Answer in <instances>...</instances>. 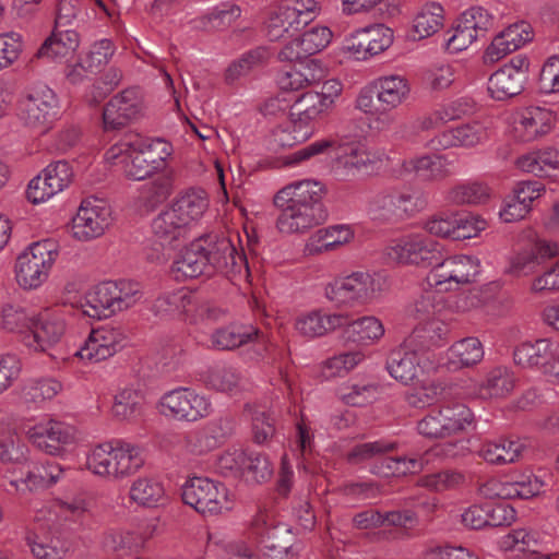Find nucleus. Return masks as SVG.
<instances>
[{
  "label": "nucleus",
  "instance_id": "1",
  "mask_svg": "<svg viewBox=\"0 0 559 559\" xmlns=\"http://www.w3.org/2000/svg\"><path fill=\"white\" fill-rule=\"evenodd\" d=\"M322 182L312 179L296 180L283 187L274 197L281 211L276 228L283 235H305L324 221L321 200Z\"/></svg>",
  "mask_w": 559,
  "mask_h": 559
},
{
  "label": "nucleus",
  "instance_id": "2",
  "mask_svg": "<svg viewBox=\"0 0 559 559\" xmlns=\"http://www.w3.org/2000/svg\"><path fill=\"white\" fill-rule=\"evenodd\" d=\"M87 504L83 499L55 500L35 509V526L27 531L25 542L37 559H63L68 547L59 537L51 535L45 526L58 525L76 530L84 524Z\"/></svg>",
  "mask_w": 559,
  "mask_h": 559
},
{
  "label": "nucleus",
  "instance_id": "3",
  "mask_svg": "<svg viewBox=\"0 0 559 559\" xmlns=\"http://www.w3.org/2000/svg\"><path fill=\"white\" fill-rule=\"evenodd\" d=\"M171 153V144L164 139L129 133L107 150L105 159L120 165L128 178L144 180L164 170Z\"/></svg>",
  "mask_w": 559,
  "mask_h": 559
},
{
  "label": "nucleus",
  "instance_id": "4",
  "mask_svg": "<svg viewBox=\"0 0 559 559\" xmlns=\"http://www.w3.org/2000/svg\"><path fill=\"white\" fill-rule=\"evenodd\" d=\"M87 471L105 480L124 479L142 468L144 456L139 445L124 440H111L93 445L85 462Z\"/></svg>",
  "mask_w": 559,
  "mask_h": 559
},
{
  "label": "nucleus",
  "instance_id": "5",
  "mask_svg": "<svg viewBox=\"0 0 559 559\" xmlns=\"http://www.w3.org/2000/svg\"><path fill=\"white\" fill-rule=\"evenodd\" d=\"M389 288L385 274L356 271L329 282L323 295L336 307L353 308L378 300Z\"/></svg>",
  "mask_w": 559,
  "mask_h": 559
},
{
  "label": "nucleus",
  "instance_id": "6",
  "mask_svg": "<svg viewBox=\"0 0 559 559\" xmlns=\"http://www.w3.org/2000/svg\"><path fill=\"white\" fill-rule=\"evenodd\" d=\"M143 293L132 281H105L93 286L80 302L81 312L93 319H102L135 306Z\"/></svg>",
  "mask_w": 559,
  "mask_h": 559
},
{
  "label": "nucleus",
  "instance_id": "7",
  "mask_svg": "<svg viewBox=\"0 0 559 559\" xmlns=\"http://www.w3.org/2000/svg\"><path fill=\"white\" fill-rule=\"evenodd\" d=\"M27 440L40 452L64 459L82 442L79 428L50 416H43L23 426Z\"/></svg>",
  "mask_w": 559,
  "mask_h": 559
},
{
  "label": "nucleus",
  "instance_id": "8",
  "mask_svg": "<svg viewBox=\"0 0 559 559\" xmlns=\"http://www.w3.org/2000/svg\"><path fill=\"white\" fill-rule=\"evenodd\" d=\"M152 309L157 316H179L187 323L195 326L210 325L225 316L222 308L186 289L160 295L154 301Z\"/></svg>",
  "mask_w": 559,
  "mask_h": 559
},
{
  "label": "nucleus",
  "instance_id": "9",
  "mask_svg": "<svg viewBox=\"0 0 559 559\" xmlns=\"http://www.w3.org/2000/svg\"><path fill=\"white\" fill-rule=\"evenodd\" d=\"M60 246L56 239L47 238L28 245L14 263V277L25 290L39 288L59 258Z\"/></svg>",
  "mask_w": 559,
  "mask_h": 559
},
{
  "label": "nucleus",
  "instance_id": "10",
  "mask_svg": "<svg viewBox=\"0 0 559 559\" xmlns=\"http://www.w3.org/2000/svg\"><path fill=\"white\" fill-rule=\"evenodd\" d=\"M322 13L319 0H278L265 22L270 40L295 36Z\"/></svg>",
  "mask_w": 559,
  "mask_h": 559
},
{
  "label": "nucleus",
  "instance_id": "11",
  "mask_svg": "<svg viewBox=\"0 0 559 559\" xmlns=\"http://www.w3.org/2000/svg\"><path fill=\"white\" fill-rule=\"evenodd\" d=\"M60 99L46 84L31 87L19 102V120L27 129L47 133L60 117Z\"/></svg>",
  "mask_w": 559,
  "mask_h": 559
},
{
  "label": "nucleus",
  "instance_id": "12",
  "mask_svg": "<svg viewBox=\"0 0 559 559\" xmlns=\"http://www.w3.org/2000/svg\"><path fill=\"white\" fill-rule=\"evenodd\" d=\"M481 273V261L474 254H454L442 258L427 274V284L440 292L456 289L475 282Z\"/></svg>",
  "mask_w": 559,
  "mask_h": 559
},
{
  "label": "nucleus",
  "instance_id": "13",
  "mask_svg": "<svg viewBox=\"0 0 559 559\" xmlns=\"http://www.w3.org/2000/svg\"><path fill=\"white\" fill-rule=\"evenodd\" d=\"M182 500L203 515H216L233 509L227 487L209 477L194 476L181 488Z\"/></svg>",
  "mask_w": 559,
  "mask_h": 559
},
{
  "label": "nucleus",
  "instance_id": "14",
  "mask_svg": "<svg viewBox=\"0 0 559 559\" xmlns=\"http://www.w3.org/2000/svg\"><path fill=\"white\" fill-rule=\"evenodd\" d=\"M157 409L166 418L195 423L211 415V400L194 389L178 386L165 392L157 402Z\"/></svg>",
  "mask_w": 559,
  "mask_h": 559
},
{
  "label": "nucleus",
  "instance_id": "15",
  "mask_svg": "<svg viewBox=\"0 0 559 559\" xmlns=\"http://www.w3.org/2000/svg\"><path fill=\"white\" fill-rule=\"evenodd\" d=\"M71 316L60 306L45 307L31 313L29 335L25 345L45 353L58 344L68 331Z\"/></svg>",
  "mask_w": 559,
  "mask_h": 559
},
{
  "label": "nucleus",
  "instance_id": "16",
  "mask_svg": "<svg viewBox=\"0 0 559 559\" xmlns=\"http://www.w3.org/2000/svg\"><path fill=\"white\" fill-rule=\"evenodd\" d=\"M475 423L472 409L463 403H448L430 411L417 424L418 432L427 438H445L461 433Z\"/></svg>",
  "mask_w": 559,
  "mask_h": 559
},
{
  "label": "nucleus",
  "instance_id": "17",
  "mask_svg": "<svg viewBox=\"0 0 559 559\" xmlns=\"http://www.w3.org/2000/svg\"><path fill=\"white\" fill-rule=\"evenodd\" d=\"M389 155L384 148L372 146L365 140L344 142L337 154V169L345 177L377 174Z\"/></svg>",
  "mask_w": 559,
  "mask_h": 559
},
{
  "label": "nucleus",
  "instance_id": "18",
  "mask_svg": "<svg viewBox=\"0 0 559 559\" xmlns=\"http://www.w3.org/2000/svg\"><path fill=\"white\" fill-rule=\"evenodd\" d=\"M514 362L526 369L540 370L559 383V340L542 337L515 346Z\"/></svg>",
  "mask_w": 559,
  "mask_h": 559
},
{
  "label": "nucleus",
  "instance_id": "19",
  "mask_svg": "<svg viewBox=\"0 0 559 559\" xmlns=\"http://www.w3.org/2000/svg\"><path fill=\"white\" fill-rule=\"evenodd\" d=\"M197 239L204 249L203 255L212 273L222 272L234 275L248 273L247 259L230 238L210 234Z\"/></svg>",
  "mask_w": 559,
  "mask_h": 559
},
{
  "label": "nucleus",
  "instance_id": "20",
  "mask_svg": "<svg viewBox=\"0 0 559 559\" xmlns=\"http://www.w3.org/2000/svg\"><path fill=\"white\" fill-rule=\"evenodd\" d=\"M440 252V245L423 234L405 235L385 248V254L392 261L431 269L437 264Z\"/></svg>",
  "mask_w": 559,
  "mask_h": 559
},
{
  "label": "nucleus",
  "instance_id": "21",
  "mask_svg": "<svg viewBox=\"0 0 559 559\" xmlns=\"http://www.w3.org/2000/svg\"><path fill=\"white\" fill-rule=\"evenodd\" d=\"M143 93L135 87L121 91L112 96L103 110V126L106 131L120 130L136 122L146 115Z\"/></svg>",
  "mask_w": 559,
  "mask_h": 559
},
{
  "label": "nucleus",
  "instance_id": "22",
  "mask_svg": "<svg viewBox=\"0 0 559 559\" xmlns=\"http://www.w3.org/2000/svg\"><path fill=\"white\" fill-rule=\"evenodd\" d=\"M457 445L459 443H448L443 448L435 447L419 454L402 455L396 457L386 456L373 465L372 472L385 478L417 474L424 471L432 460L440 454L451 456L461 454L462 452L453 451V448ZM460 445L462 450L465 449V444L463 442H460Z\"/></svg>",
  "mask_w": 559,
  "mask_h": 559
},
{
  "label": "nucleus",
  "instance_id": "23",
  "mask_svg": "<svg viewBox=\"0 0 559 559\" xmlns=\"http://www.w3.org/2000/svg\"><path fill=\"white\" fill-rule=\"evenodd\" d=\"M393 43V32L382 25H369L349 33L343 40L344 53L358 61H366L388 49Z\"/></svg>",
  "mask_w": 559,
  "mask_h": 559
},
{
  "label": "nucleus",
  "instance_id": "24",
  "mask_svg": "<svg viewBox=\"0 0 559 559\" xmlns=\"http://www.w3.org/2000/svg\"><path fill=\"white\" fill-rule=\"evenodd\" d=\"M112 222V210L106 201L87 198L82 201L73 218V236L79 240L97 238L111 226Z\"/></svg>",
  "mask_w": 559,
  "mask_h": 559
},
{
  "label": "nucleus",
  "instance_id": "25",
  "mask_svg": "<svg viewBox=\"0 0 559 559\" xmlns=\"http://www.w3.org/2000/svg\"><path fill=\"white\" fill-rule=\"evenodd\" d=\"M126 344V335L118 328L103 326L91 331L74 356L84 362L94 364L114 356Z\"/></svg>",
  "mask_w": 559,
  "mask_h": 559
},
{
  "label": "nucleus",
  "instance_id": "26",
  "mask_svg": "<svg viewBox=\"0 0 559 559\" xmlns=\"http://www.w3.org/2000/svg\"><path fill=\"white\" fill-rule=\"evenodd\" d=\"M528 76V62L524 58H514L495 71L488 80V93L496 100L512 98L524 88Z\"/></svg>",
  "mask_w": 559,
  "mask_h": 559
},
{
  "label": "nucleus",
  "instance_id": "27",
  "mask_svg": "<svg viewBox=\"0 0 559 559\" xmlns=\"http://www.w3.org/2000/svg\"><path fill=\"white\" fill-rule=\"evenodd\" d=\"M546 187L539 181L526 180L519 182L511 193L507 194L500 205L498 215L503 223H515L527 216L533 203L542 198Z\"/></svg>",
  "mask_w": 559,
  "mask_h": 559
},
{
  "label": "nucleus",
  "instance_id": "28",
  "mask_svg": "<svg viewBox=\"0 0 559 559\" xmlns=\"http://www.w3.org/2000/svg\"><path fill=\"white\" fill-rule=\"evenodd\" d=\"M555 123L551 110L543 107H527L518 111L511 124V136L520 143H528L547 134Z\"/></svg>",
  "mask_w": 559,
  "mask_h": 559
},
{
  "label": "nucleus",
  "instance_id": "29",
  "mask_svg": "<svg viewBox=\"0 0 559 559\" xmlns=\"http://www.w3.org/2000/svg\"><path fill=\"white\" fill-rule=\"evenodd\" d=\"M333 37L330 27L314 25L289 40L278 52L281 61H297L325 49Z\"/></svg>",
  "mask_w": 559,
  "mask_h": 559
},
{
  "label": "nucleus",
  "instance_id": "30",
  "mask_svg": "<svg viewBox=\"0 0 559 559\" xmlns=\"http://www.w3.org/2000/svg\"><path fill=\"white\" fill-rule=\"evenodd\" d=\"M16 468L9 469L4 474V478L16 492L25 493L52 487L62 479L66 468L57 462L46 461L35 469H28L25 474L21 473L20 477L16 476Z\"/></svg>",
  "mask_w": 559,
  "mask_h": 559
},
{
  "label": "nucleus",
  "instance_id": "31",
  "mask_svg": "<svg viewBox=\"0 0 559 559\" xmlns=\"http://www.w3.org/2000/svg\"><path fill=\"white\" fill-rule=\"evenodd\" d=\"M419 349L415 343L405 337L389 355L386 360L389 374L405 385L414 383L423 369Z\"/></svg>",
  "mask_w": 559,
  "mask_h": 559
},
{
  "label": "nucleus",
  "instance_id": "32",
  "mask_svg": "<svg viewBox=\"0 0 559 559\" xmlns=\"http://www.w3.org/2000/svg\"><path fill=\"white\" fill-rule=\"evenodd\" d=\"M329 109L321 103L317 92L307 91L290 99L289 120L299 126L305 136H312L317 132V123L329 114Z\"/></svg>",
  "mask_w": 559,
  "mask_h": 559
},
{
  "label": "nucleus",
  "instance_id": "33",
  "mask_svg": "<svg viewBox=\"0 0 559 559\" xmlns=\"http://www.w3.org/2000/svg\"><path fill=\"white\" fill-rule=\"evenodd\" d=\"M487 139V127L483 122L473 121L441 132L427 143V147L436 151L450 147H474Z\"/></svg>",
  "mask_w": 559,
  "mask_h": 559
},
{
  "label": "nucleus",
  "instance_id": "34",
  "mask_svg": "<svg viewBox=\"0 0 559 559\" xmlns=\"http://www.w3.org/2000/svg\"><path fill=\"white\" fill-rule=\"evenodd\" d=\"M533 39L530 23L521 21L509 25L497 34L485 51L487 60L495 62L518 50Z\"/></svg>",
  "mask_w": 559,
  "mask_h": 559
},
{
  "label": "nucleus",
  "instance_id": "35",
  "mask_svg": "<svg viewBox=\"0 0 559 559\" xmlns=\"http://www.w3.org/2000/svg\"><path fill=\"white\" fill-rule=\"evenodd\" d=\"M346 323V313H325L321 310H311L298 314L294 328L300 336L312 340L342 329Z\"/></svg>",
  "mask_w": 559,
  "mask_h": 559
},
{
  "label": "nucleus",
  "instance_id": "36",
  "mask_svg": "<svg viewBox=\"0 0 559 559\" xmlns=\"http://www.w3.org/2000/svg\"><path fill=\"white\" fill-rule=\"evenodd\" d=\"M485 356V348L478 337L467 336L454 342L443 355L442 366L448 371H460L478 365Z\"/></svg>",
  "mask_w": 559,
  "mask_h": 559
},
{
  "label": "nucleus",
  "instance_id": "37",
  "mask_svg": "<svg viewBox=\"0 0 559 559\" xmlns=\"http://www.w3.org/2000/svg\"><path fill=\"white\" fill-rule=\"evenodd\" d=\"M152 233L155 241L163 250L175 249L188 235V227L169 207L162 211L152 221Z\"/></svg>",
  "mask_w": 559,
  "mask_h": 559
},
{
  "label": "nucleus",
  "instance_id": "38",
  "mask_svg": "<svg viewBox=\"0 0 559 559\" xmlns=\"http://www.w3.org/2000/svg\"><path fill=\"white\" fill-rule=\"evenodd\" d=\"M344 328V336L356 344L370 346L377 345L385 335V326L380 318L374 314H366L349 321Z\"/></svg>",
  "mask_w": 559,
  "mask_h": 559
},
{
  "label": "nucleus",
  "instance_id": "39",
  "mask_svg": "<svg viewBox=\"0 0 559 559\" xmlns=\"http://www.w3.org/2000/svg\"><path fill=\"white\" fill-rule=\"evenodd\" d=\"M444 292L437 290L436 287H430L427 284V277L421 285V293L406 307V316L409 319L428 320L429 318L442 316L447 309V301L443 295Z\"/></svg>",
  "mask_w": 559,
  "mask_h": 559
},
{
  "label": "nucleus",
  "instance_id": "40",
  "mask_svg": "<svg viewBox=\"0 0 559 559\" xmlns=\"http://www.w3.org/2000/svg\"><path fill=\"white\" fill-rule=\"evenodd\" d=\"M80 45L79 34L73 29H56L41 45L38 57L69 63L74 59Z\"/></svg>",
  "mask_w": 559,
  "mask_h": 559
},
{
  "label": "nucleus",
  "instance_id": "41",
  "mask_svg": "<svg viewBox=\"0 0 559 559\" xmlns=\"http://www.w3.org/2000/svg\"><path fill=\"white\" fill-rule=\"evenodd\" d=\"M203 251L204 249L199 245L198 239H194L183 248L171 265V273L176 280L194 278L203 274H212Z\"/></svg>",
  "mask_w": 559,
  "mask_h": 559
},
{
  "label": "nucleus",
  "instance_id": "42",
  "mask_svg": "<svg viewBox=\"0 0 559 559\" xmlns=\"http://www.w3.org/2000/svg\"><path fill=\"white\" fill-rule=\"evenodd\" d=\"M378 103L384 110L399 108L409 95V85L399 74L382 75L372 81Z\"/></svg>",
  "mask_w": 559,
  "mask_h": 559
},
{
  "label": "nucleus",
  "instance_id": "43",
  "mask_svg": "<svg viewBox=\"0 0 559 559\" xmlns=\"http://www.w3.org/2000/svg\"><path fill=\"white\" fill-rule=\"evenodd\" d=\"M241 15V8L234 1L227 0L210 8L202 15L191 21L192 27L200 31L227 29Z\"/></svg>",
  "mask_w": 559,
  "mask_h": 559
},
{
  "label": "nucleus",
  "instance_id": "44",
  "mask_svg": "<svg viewBox=\"0 0 559 559\" xmlns=\"http://www.w3.org/2000/svg\"><path fill=\"white\" fill-rule=\"evenodd\" d=\"M209 198L202 189H190L179 195L170 205L182 223L190 229L209 209Z\"/></svg>",
  "mask_w": 559,
  "mask_h": 559
},
{
  "label": "nucleus",
  "instance_id": "45",
  "mask_svg": "<svg viewBox=\"0 0 559 559\" xmlns=\"http://www.w3.org/2000/svg\"><path fill=\"white\" fill-rule=\"evenodd\" d=\"M444 24V9L437 2L424 4L414 15L409 37L420 40L433 36Z\"/></svg>",
  "mask_w": 559,
  "mask_h": 559
},
{
  "label": "nucleus",
  "instance_id": "46",
  "mask_svg": "<svg viewBox=\"0 0 559 559\" xmlns=\"http://www.w3.org/2000/svg\"><path fill=\"white\" fill-rule=\"evenodd\" d=\"M130 499L144 508H158L167 503L165 487L160 480L151 476H140L130 486Z\"/></svg>",
  "mask_w": 559,
  "mask_h": 559
},
{
  "label": "nucleus",
  "instance_id": "47",
  "mask_svg": "<svg viewBox=\"0 0 559 559\" xmlns=\"http://www.w3.org/2000/svg\"><path fill=\"white\" fill-rule=\"evenodd\" d=\"M111 413L120 421L135 423L144 414L141 391L132 385L119 389L114 396Z\"/></svg>",
  "mask_w": 559,
  "mask_h": 559
},
{
  "label": "nucleus",
  "instance_id": "48",
  "mask_svg": "<svg viewBox=\"0 0 559 559\" xmlns=\"http://www.w3.org/2000/svg\"><path fill=\"white\" fill-rule=\"evenodd\" d=\"M449 333L448 323L441 316H437L418 322L406 337L423 349L441 346L448 338Z\"/></svg>",
  "mask_w": 559,
  "mask_h": 559
},
{
  "label": "nucleus",
  "instance_id": "49",
  "mask_svg": "<svg viewBox=\"0 0 559 559\" xmlns=\"http://www.w3.org/2000/svg\"><path fill=\"white\" fill-rule=\"evenodd\" d=\"M292 528L287 524L276 523L269 513L258 514L251 525L250 538H254L257 545H263L269 549L284 548L274 540L288 536Z\"/></svg>",
  "mask_w": 559,
  "mask_h": 559
},
{
  "label": "nucleus",
  "instance_id": "50",
  "mask_svg": "<svg viewBox=\"0 0 559 559\" xmlns=\"http://www.w3.org/2000/svg\"><path fill=\"white\" fill-rule=\"evenodd\" d=\"M515 385L514 373L504 366L490 369L477 386V396L483 400L501 399L512 392Z\"/></svg>",
  "mask_w": 559,
  "mask_h": 559
},
{
  "label": "nucleus",
  "instance_id": "51",
  "mask_svg": "<svg viewBox=\"0 0 559 559\" xmlns=\"http://www.w3.org/2000/svg\"><path fill=\"white\" fill-rule=\"evenodd\" d=\"M524 444L520 440L498 438L481 444L478 455L489 464L503 465L519 460Z\"/></svg>",
  "mask_w": 559,
  "mask_h": 559
},
{
  "label": "nucleus",
  "instance_id": "52",
  "mask_svg": "<svg viewBox=\"0 0 559 559\" xmlns=\"http://www.w3.org/2000/svg\"><path fill=\"white\" fill-rule=\"evenodd\" d=\"M516 166L522 171L548 177L551 171L559 170V151L550 146L532 151L520 156L516 159Z\"/></svg>",
  "mask_w": 559,
  "mask_h": 559
},
{
  "label": "nucleus",
  "instance_id": "53",
  "mask_svg": "<svg viewBox=\"0 0 559 559\" xmlns=\"http://www.w3.org/2000/svg\"><path fill=\"white\" fill-rule=\"evenodd\" d=\"M409 175L425 181L440 179L447 175V162L441 156L430 155L405 159L401 164V177Z\"/></svg>",
  "mask_w": 559,
  "mask_h": 559
},
{
  "label": "nucleus",
  "instance_id": "54",
  "mask_svg": "<svg viewBox=\"0 0 559 559\" xmlns=\"http://www.w3.org/2000/svg\"><path fill=\"white\" fill-rule=\"evenodd\" d=\"M221 444L219 438L210 427L187 433L182 440V454L191 462H197L217 449Z\"/></svg>",
  "mask_w": 559,
  "mask_h": 559
},
{
  "label": "nucleus",
  "instance_id": "55",
  "mask_svg": "<svg viewBox=\"0 0 559 559\" xmlns=\"http://www.w3.org/2000/svg\"><path fill=\"white\" fill-rule=\"evenodd\" d=\"M259 337V331L252 325L231 324L217 329L211 335V347L218 350L233 349Z\"/></svg>",
  "mask_w": 559,
  "mask_h": 559
},
{
  "label": "nucleus",
  "instance_id": "56",
  "mask_svg": "<svg viewBox=\"0 0 559 559\" xmlns=\"http://www.w3.org/2000/svg\"><path fill=\"white\" fill-rule=\"evenodd\" d=\"M491 195L490 188L481 182H463L448 190L445 199L453 205H477L485 203Z\"/></svg>",
  "mask_w": 559,
  "mask_h": 559
},
{
  "label": "nucleus",
  "instance_id": "57",
  "mask_svg": "<svg viewBox=\"0 0 559 559\" xmlns=\"http://www.w3.org/2000/svg\"><path fill=\"white\" fill-rule=\"evenodd\" d=\"M366 360V354L361 349H352L338 353L326 359L321 367L324 379L344 377Z\"/></svg>",
  "mask_w": 559,
  "mask_h": 559
},
{
  "label": "nucleus",
  "instance_id": "58",
  "mask_svg": "<svg viewBox=\"0 0 559 559\" xmlns=\"http://www.w3.org/2000/svg\"><path fill=\"white\" fill-rule=\"evenodd\" d=\"M29 449L14 431L0 430V463L19 467L27 465Z\"/></svg>",
  "mask_w": 559,
  "mask_h": 559
},
{
  "label": "nucleus",
  "instance_id": "59",
  "mask_svg": "<svg viewBox=\"0 0 559 559\" xmlns=\"http://www.w3.org/2000/svg\"><path fill=\"white\" fill-rule=\"evenodd\" d=\"M207 546L221 548L224 559H258L255 551L246 540L230 539L221 531L207 533Z\"/></svg>",
  "mask_w": 559,
  "mask_h": 559
},
{
  "label": "nucleus",
  "instance_id": "60",
  "mask_svg": "<svg viewBox=\"0 0 559 559\" xmlns=\"http://www.w3.org/2000/svg\"><path fill=\"white\" fill-rule=\"evenodd\" d=\"M62 384L52 378L29 380L24 383L21 397L25 404L38 406L60 393Z\"/></svg>",
  "mask_w": 559,
  "mask_h": 559
},
{
  "label": "nucleus",
  "instance_id": "61",
  "mask_svg": "<svg viewBox=\"0 0 559 559\" xmlns=\"http://www.w3.org/2000/svg\"><path fill=\"white\" fill-rule=\"evenodd\" d=\"M457 21L479 39L495 27L496 16L488 9L474 5L462 12Z\"/></svg>",
  "mask_w": 559,
  "mask_h": 559
},
{
  "label": "nucleus",
  "instance_id": "62",
  "mask_svg": "<svg viewBox=\"0 0 559 559\" xmlns=\"http://www.w3.org/2000/svg\"><path fill=\"white\" fill-rule=\"evenodd\" d=\"M206 381L210 388L223 393L236 394L242 389L240 372L229 365L214 367Z\"/></svg>",
  "mask_w": 559,
  "mask_h": 559
},
{
  "label": "nucleus",
  "instance_id": "63",
  "mask_svg": "<svg viewBox=\"0 0 559 559\" xmlns=\"http://www.w3.org/2000/svg\"><path fill=\"white\" fill-rule=\"evenodd\" d=\"M539 544L538 534L525 527L515 528L498 539V547L503 551L522 552L525 555Z\"/></svg>",
  "mask_w": 559,
  "mask_h": 559
},
{
  "label": "nucleus",
  "instance_id": "64",
  "mask_svg": "<svg viewBox=\"0 0 559 559\" xmlns=\"http://www.w3.org/2000/svg\"><path fill=\"white\" fill-rule=\"evenodd\" d=\"M513 497L530 499L539 495L547 485L546 474H536L532 471H522L511 476Z\"/></svg>",
  "mask_w": 559,
  "mask_h": 559
}]
</instances>
